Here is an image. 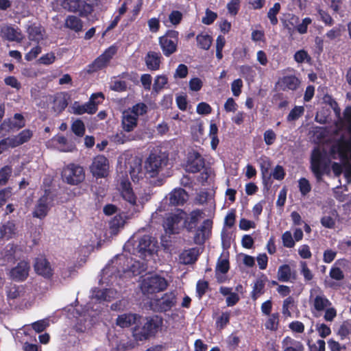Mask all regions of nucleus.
Instances as JSON below:
<instances>
[{"label": "nucleus", "instance_id": "nucleus-19", "mask_svg": "<svg viewBox=\"0 0 351 351\" xmlns=\"http://www.w3.org/2000/svg\"><path fill=\"white\" fill-rule=\"evenodd\" d=\"M34 267L37 274L45 278L49 279L53 274L50 263L44 256H40L35 258Z\"/></svg>", "mask_w": 351, "mask_h": 351}, {"label": "nucleus", "instance_id": "nucleus-9", "mask_svg": "<svg viewBox=\"0 0 351 351\" xmlns=\"http://www.w3.org/2000/svg\"><path fill=\"white\" fill-rule=\"evenodd\" d=\"M178 42V32L168 30L166 34L159 38V45L163 54L169 57L177 51Z\"/></svg>", "mask_w": 351, "mask_h": 351}, {"label": "nucleus", "instance_id": "nucleus-60", "mask_svg": "<svg viewBox=\"0 0 351 351\" xmlns=\"http://www.w3.org/2000/svg\"><path fill=\"white\" fill-rule=\"evenodd\" d=\"M240 73L246 80H251L255 75V71L252 66L249 65H242L240 66Z\"/></svg>", "mask_w": 351, "mask_h": 351}, {"label": "nucleus", "instance_id": "nucleus-29", "mask_svg": "<svg viewBox=\"0 0 351 351\" xmlns=\"http://www.w3.org/2000/svg\"><path fill=\"white\" fill-rule=\"evenodd\" d=\"M199 254L198 247H192L180 254V260L185 265L193 264L197 261Z\"/></svg>", "mask_w": 351, "mask_h": 351}, {"label": "nucleus", "instance_id": "nucleus-53", "mask_svg": "<svg viewBox=\"0 0 351 351\" xmlns=\"http://www.w3.org/2000/svg\"><path fill=\"white\" fill-rule=\"evenodd\" d=\"M12 173V168L10 166H4L0 169V186L5 185Z\"/></svg>", "mask_w": 351, "mask_h": 351}, {"label": "nucleus", "instance_id": "nucleus-59", "mask_svg": "<svg viewBox=\"0 0 351 351\" xmlns=\"http://www.w3.org/2000/svg\"><path fill=\"white\" fill-rule=\"evenodd\" d=\"M240 0H230L227 4V9L232 16H236L240 9Z\"/></svg>", "mask_w": 351, "mask_h": 351}, {"label": "nucleus", "instance_id": "nucleus-61", "mask_svg": "<svg viewBox=\"0 0 351 351\" xmlns=\"http://www.w3.org/2000/svg\"><path fill=\"white\" fill-rule=\"evenodd\" d=\"M282 240L283 245L286 247L291 248L295 246V241L290 231H286L282 234Z\"/></svg>", "mask_w": 351, "mask_h": 351}, {"label": "nucleus", "instance_id": "nucleus-39", "mask_svg": "<svg viewBox=\"0 0 351 351\" xmlns=\"http://www.w3.org/2000/svg\"><path fill=\"white\" fill-rule=\"evenodd\" d=\"M14 130H19L25 125L24 117L20 113H16L13 117L8 118Z\"/></svg>", "mask_w": 351, "mask_h": 351}, {"label": "nucleus", "instance_id": "nucleus-43", "mask_svg": "<svg viewBox=\"0 0 351 351\" xmlns=\"http://www.w3.org/2000/svg\"><path fill=\"white\" fill-rule=\"evenodd\" d=\"M129 114L138 119L140 115H143L147 112V106L144 103H138L133 106L131 110H128Z\"/></svg>", "mask_w": 351, "mask_h": 351}, {"label": "nucleus", "instance_id": "nucleus-10", "mask_svg": "<svg viewBox=\"0 0 351 351\" xmlns=\"http://www.w3.org/2000/svg\"><path fill=\"white\" fill-rule=\"evenodd\" d=\"M60 5L68 12L79 13L82 17H86L93 12V7L83 0H62Z\"/></svg>", "mask_w": 351, "mask_h": 351}, {"label": "nucleus", "instance_id": "nucleus-11", "mask_svg": "<svg viewBox=\"0 0 351 351\" xmlns=\"http://www.w3.org/2000/svg\"><path fill=\"white\" fill-rule=\"evenodd\" d=\"M109 168L108 159L103 155H97L94 157L89 167L90 172L97 179L108 177Z\"/></svg>", "mask_w": 351, "mask_h": 351}, {"label": "nucleus", "instance_id": "nucleus-32", "mask_svg": "<svg viewBox=\"0 0 351 351\" xmlns=\"http://www.w3.org/2000/svg\"><path fill=\"white\" fill-rule=\"evenodd\" d=\"M64 26L75 32H79L82 30L83 23L79 17L69 15L65 19Z\"/></svg>", "mask_w": 351, "mask_h": 351}, {"label": "nucleus", "instance_id": "nucleus-49", "mask_svg": "<svg viewBox=\"0 0 351 351\" xmlns=\"http://www.w3.org/2000/svg\"><path fill=\"white\" fill-rule=\"evenodd\" d=\"M134 139L131 134H126L123 131L117 132L112 136V141L117 144H123Z\"/></svg>", "mask_w": 351, "mask_h": 351}, {"label": "nucleus", "instance_id": "nucleus-25", "mask_svg": "<svg viewBox=\"0 0 351 351\" xmlns=\"http://www.w3.org/2000/svg\"><path fill=\"white\" fill-rule=\"evenodd\" d=\"M26 32L28 38L32 41L39 43L43 39L44 29L40 25L29 23L26 25Z\"/></svg>", "mask_w": 351, "mask_h": 351}, {"label": "nucleus", "instance_id": "nucleus-13", "mask_svg": "<svg viewBox=\"0 0 351 351\" xmlns=\"http://www.w3.org/2000/svg\"><path fill=\"white\" fill-rule=\"evenodd\" d=\"M176 295L174 291L165 293L161 298L154 302V311L159 313L167 312L176 306Z\"/></svg>", "mask_w": 351, "mask_h": 351}, {"label": "nucleus", "instance_id": "nucleus-33", "mask_svg": "<svg viewBox=\"0 0 351 351\" xmlns=\"http://www.w3.org/2000/svg\"><path fill=\"white\" fill-rule=\"evenodd\" d=\"M33 136V131L25 129L18 134L12 136L16 147L27 143Z\"/></svg>", "mask_w": 351, "mask_h": 351}, {"label": "nucleus", "instance_id": "nucleus-17", "mask_svg": "<svg viewBox=\"0 0 351 351\" xmlns=\"http://www.w3.org/2000/svg\"><path fill=\"white\" fill-rule=\"evenodd\" d=\"M315 295L311 293L310 301L312 302L314 309L317 312L324 311L327 307L332 306L331 302L327 298L323 291L320 289L315 290Z\"/></svg>", "mask_w": 351, "mask_h": 351}, {"label": "nucleus", "instance_id": "nucleus-44", "mask_svg": "<svg viewBox=\"0 0 351 351\" xmlns=\"http://www.w3.org/2000/svg\"><path fill=\"white\" fill-rule=\"evenodd\" d=\"M294 303L295 301L292 296H288L283 301L282 313L285 318L291 317V313L289 309L294 306Z\"/></svg>", "mask_w": 351, "mask_h": 351}, {"label": "nucleus", "instance_id": "nucleus-42", "mask_svg": "<svg viewBox=\"0 0 351 351\" xmlns=\"http://www.w3.org/2000/svg\"><path fill=\"white\" fill-rule=\"evenodd\" d=\"M125 220L121 215H115L110 221V228L113 233L119 231L120 228L123 227Z\"/></svg>", "mask_w": 351, "mask_h": 351}, {"label": "nucleus", "instance_id": "nucleus-35", "mask_svg": "<svg viewBox=\"0 0 351 351\" xmlns=\"http://www.w3.org/2000/svg\"><path fill=\"white\" fill-rule=\"evenodd\" d=\"M15 234V224L12 221H7L0 228V237L7 240L11 239Z\"/></svg>", "mask_w": 351, "mask_h": 351}, {"label": "nucleus", "instance_id": "nucleus-2", "mask_svg": "<svg viewBox=\"0 0 351 351\" xmlns=\"http://www.w3.org/2000/svg\"><path fill=\"white\" fill-rule=\"evenodd\" d=\"M163 323L160 316L153 315L145 317V322L142 326H135L133 335L138 341H143L155 336Z\"/></svg>", "mask_w": 351, "mask_h": 351}, {"label": "nucleus", "instance_id": "nucleus-52", "mask_svg": "<svg viewBox=\"0 0 351 351\" xmlns=\"http://www.w3.org/2000/svg\"><path fill=\"white\" fill-rule=\"evenodd\" d=\"M298 187L302 196H306L311 191V184L305 178H301L299 179Z\"/></svg>", "mask_w": 351, "mask_h": 351}, {"label": "nucleus", "instance_id": "nucleus-26", "mask_svg": "<svg viewBox=\"0 0 351 351\" xmlns=\"http://www.w3.org/2000/svg\"><path fill=\"white\" fill-rule=\"evenodd\" d=\"M69 97L66 93H60L54 96L52 108L58 114L62 112L67 107Z\"/></svg>", "mask_w": 351, "mask_h": 351}, {"label": "nucleus", "instance_id": "nucleus-16", "mask_svg": "<svg viewBox=\"0 0 351 351\" xmlns=\"http://www.w3.org/2000/svg\"><path fill=\"white\" fill-rule=\"evenodd\" d=\"M213 221L212 219H204L197 229L193 237V241L197 245H203L209 239L212 233Z\"/></svg>", "mask_w": 351, "mask_h": 351}, {"label": "nucleus", "instance_id": "nucleus-23", "mask_svg": "<svg viewBox=\"0 0 351 351\" xmlns=\"http://www.w3.org/2000/svg\"><path fill=\"white\" fill-rule=\"evenodd\" d=\"M300 81L293 75L283 76L278 82V84L283 91L295 90L299 86Z\"/></svg>", "mask_w": 351, "mask_h": 351}, {"label": "nucleus", "instance_id": "nucleus-30", "mask_svg": "<svg viewBox=\"0 0 351 351\" xmlns=\"http://www.w3.org/2000/svg\"><path fill=\"white\" fill-rule=\"evenodd\" d=\"M267 280L266 276L263 275L261 278L256 280L251 292V298L256 301L261 295L265 293V282Z\"/></svg>", "mask_w": 351, "mask_h": 351}, {"label": "nucleus", "instance_id": "nucleus-38", "mask_svg": "<svg viewBox=\"0 0 351 351\" xmlns=\"http://www.w3.org/2000/svg\"><path fill=\"white\" fill-rule=\"evenodd\" d=\"M291 277V269L289 265L284 264L279 267L278 270V279L281 282H288Z\"/></svg>", "mask_w": 351, "mask_h": 351}, {"label": "nucleus", "instance_id": "nucleus-50", "mask_svg": "<svg viewBox=\"0 0 351 351\" xmlns=\"http://www.w3.org/2000/svg\"><path fill=\"white\" fill-rule=\"evenodd\" d=\"M209 288V283L206 280H199L196 284V293L199 298H202Z\"/></svg>", "mask_w": 351, "mask_h": 351}, {"label": "nucleus", "instance_id": "nucleus-40", "mask_svg": "<svg viewBox=\"0 0 351 351\" xmlns=\"http://www.w3.org/2000/svg\"><path fill=\"white\" fill-rule=\"evenodd\" d=\"M230 311L222 312L215 321L216 327L219 330L223 329L230 323Z\"/></svg>", "mask_w": 351, "mask_h": 351}, {"label": "nucleus", "instance_id": "nucleus-7", "mask_svg": "<svg viewBox=\"0 0 351 351\" xmlns=\"http://www.w3.org/2000/svg\"><path fill=\"white\" fill-rule=\"evenodd\" d=\"M168 286L167 280L159 275L145 278L141 285L144 294H154L165 291Z\"/></svg>", "mask_w": 351, "mask_h": 351}, {"label": "nucleus", "instance_id": "nucleus-28", "mask_svg": "<svg viewBox=\"0 0 351 351\" xmlns=\"http://www.w3.org/2000/svg\"><path fill=\"white\" fill-rule=\"evenodd\" d=\"M2 36L9 41L21 42L23 35L19 29L12 26H5L1 29Z\"/></svg>", "mask_w": 351, "mask_h": 351}, {"label": "nucleus", "instance_id": "nucleus-6", "mask_svg": "<svg viewBox=\"0 0 351 351\" xmlns=\"http://www.w3.org/2000/svg\"><path fill=\"white\" fill-rule=\"evenodd\" d=\"M117 47L114 45L108 47L92 63L87 65L86 72L93 73L106 68L114 56L117 53Z\"/></svg>", "mask_w": 351, "mask_h": 351}, {"label": "nucleus", "instance_id": "nucleus-62", "mask_svg": "<svg viewBox=\"0 0 351 351\" xmlns=\"http://www.w3.org/2000/svg\"><path fill=\"white\" fill-rule=\"evenodd\" d=\"M301 265V274L304 276V280L306 282L311 281L313 278V274L308 267L307 263L305 261L300 263Z\"/></svg>", "mask_w": 351, "mask_h": 351}, {"label": "nucleus", "instance_id": "nucleus-8", "mask_svg": "<svg viewBox=\"0 0 351 351\" xmlns=\"http://www.w3.org/2000/svg\"><path fill=\"white\" fill-rule=\"evenodd\" d=\"M56 197V194L51 189H45L44 194L38 199L37 204L33 211V216L38 219L45 218L49 210V205H51Z\"/></svg>", "mask_w": 351, "mask_h": 351}, {"label": "nucleus", "instance_id": "nucleus-20", "mask_svg": "<svg viewBox=\"0 0 351 351\" xmlns=\"http://www.w3.org/2000/svg\"><path fill=\"white\" fill-rule=\"evenodd\" d=\"M203 215L204 213L200 209L197 208L193 210L189 215L186 214L182 220L183 227L186 228L188 232H193L195 229Z\"/></svg>", "mask_w": 351, "mask_h": 351}, {"label": "nucleus", "instance_id": "nucleus-4", "mask_svg": "<svg viewBox=\"0 0 351 351\" xmlns=\"http://www.w3.org/2000/svg\"><path fill=\"white\" fill-rule=\"evenodd\" d=\"M168 162L169 156L166 153H151L145 162L147 173L151 178L157 176L163 167L167 166Z\"/></svg>", "mask_w": 351, "mask_h": 351}, {"label": "nucleus", "instance_id": "nucleus-41", "mask_svg": "<svg viewBox=\"0 0 351 351\" xmlns=\"http://www.w3.org/2000/svg\"><path fill=\"white\" fill-rule=\"evenodd\" d=\"M71 130L78 137H82L86 131L84 122L81 119H76L71 124Z\"/></svg>", "mask_w": 351, "mask_h": 351}, {"label": "nucleus", "instance_id": "nucleus-56", "mask_svg": "<svg viewBox=\"0 0 351 351\" xmlns=\"http://www.w3.org/2000/svg\"><path fill=\"white\" fill-rule=\"evenodd\" d=\"M294 60L298 63H303L305 61L310 62L311 58L306 50L300 49L294 54Z\"/></svg>", "mask_w": 351, "mask_h": 351}, {"label": "nucleus", "instance_id": "nucleus-47", "mask_svg": "<svg viewBox=\"0 0 351 351\" xmlns=\"http://www.w3.org/2000/svg\"><path fill=\"white\" fill-rule=\"evenodd\" d=\"M304 108L303 106H295L287 115V120L289 122L296 121L304 114Z\"/></svg>", "mask_w": 351, "mask_h": 351}, {"label": "nucleus", "instance_id": "nucleus-14", "mask_svg": "<svg viewBox=\"0 0 351 351\" xmlns=\"http://www.w3.org/2000/svg\"><path fill=\"white\" fill-rule=\"evenodd\" d=\"M154 251L152 237L145 234L138 239L136 246L134 247L133 254L145 259L147 256H152Z\"/></svg>", "mask_w": 351, "mask_h": 351}, {"label": "nucleus", "instance_id": "nucleus-34", "mask_svg": "<svg viewBox=\"0 0 351 351\" xmlns=\"http://www.w3.org/2000/svg\"><path fill=\"white\" fill-rule=\"evenodd\" d=\"M265 323V329L276 332L280 325V314L278 312L271 313Z\"/></svg>", "mask_w": 351, "mask_h": 351}, {"label": "nucleus", "instance_id": "nucleus-64", "mask_svg": "<svg viewBox=\"0 0 351 351\" xmlns=\"http://www.w3.org/2000/svg\"><path fill=\"white\" fill-rule=\"evenodd\" d=\"M197 113L202 115H207L211 113V106L206 102H200L197 104L196 108Z\"/></svg>", "mask_w": 351, "mask_h": 351}, {"label": "nucleus", "instance_id": "nucleus-57", "mask_svg": "<svg viewBox=\"0 0 351 351\" xmlns=\"http://www.w3.org/2000/svg\"><path fill=\"white\" fill-rule=\"evenodd\" d=\"M217 18V14L209 8H207L205 12V16L202 18V23L209 25L214 23Z\"/></svg>", "mask_w": 351, "mask_h": 351}, {"label": "nucleus", "instance_id": "nucleus-22", "mask_svg": "<svg viewBox=\"0 0 351 351\" xmlns=\"http://www.w3.org/2000/svg\"><path fill=\"white\" fill-rule=\"evenodd\" d=\"M169 195V204L172 206L183 205L189 198L188 193L182 188L173 189Z\"/></svg>", "mask_w": 351, "mask_h": 351}, {"label": "nucleus", "instance_id": "nucleus-51", "mask_svg": "<svg viewBox=\"0 0 351 351\" xmlns=\"http://www.w3.org/2000/svg\"><path fill=\"white\" fill-rule=\"evenodd\" d=\"M168 82V78L165 75L156 76L154 80L153 88L155 91L158 92L162 90Z\"/></svg>", "mask_w": 351, "mask_h": 351}, {"label": "nucleus", "instance_id": "nucleus-27", "mask_svg": "<svg viewBox=\"0 0 351 351\" xmlns=\"http://www.w3.org/2000/svg\"><path fill=\"white\" fill-rule=\"evenodd\" d=\"M141 316L136 313H123L119 315L116 319V324L121 328H128L136 324Z\"/></svg>", "mask_w": 351, "mask_h": 351}, {"label": "nucleus", "instance_id": "nucleus-45", "mask_svg": "<svg viewBox=\"0 0 351 351\" xmlns=\"http://www.w3.org/2000/svg\"><path fill=\"white\" fill-rule=\"evenodd\" d=\"M351 334V321L346 320L343 322L339 328L337 335L340 336L341 340L346 339Z\"/></svg>", "mask_w": 351, "mask_h": 351}, {"label": "nucleus", "instance_id": "nucleus-31", "mask_svg": "<svg viewBox=\"0 0 351 351\" xmlns=\"http://www.w3.org/2000/svg\"><path fill=\"white\" fill-rule=\"evenodd\" d=\"M138 119L129 114L128 111L123 112L121 125L125 132H130L137 126Z\"/></svg>", "mask_w": 351, "mask_h": 351}, {"label": "nucleus", "instance_id": "nucleus-5", "mask_svg": "<svg viewBox=\"0 0 351 351\" xmlns=\"http://www.w3.org/2000/svg\"><path fill=\"white\" fill-rule=\"evenodd\" d=\"M61 176L64 182L74 186L84 180L85 171L82 166L70 163L63 168Z\"/></svg>", "mask_w": 351, "mask_h": 351}, {"label": "nucleus", "instance_id": "nucleus-3", "mask_svg": "<svg viewBox=\"0 0 351 351\" xmlns=\"http://www.w3.org/2000/svg\"><path fill=\"white\" fill-rule=\"evenodd\" d=\"M329 160L324 152L315 147L311 154L310 169L317 180H320L328 168Z\"/></svg>", "mask_w": 351, "mask_h": 351}, {"label": "nucleus", "instance_id": "nucleus-24", "mask_svg": "<svg viewBox=\"0 0 351 351\" xmlns=\"http://www.w3.org/2000/svg\"><path fill=\"white\" fill-rule=\"evenodd\" d=\"M162 56L160 52L149 51L145 57L147 69L150 71H157L160 69Z\"/></svg>", "mask_w": 351, "mask_h": 351}, {"label": "nucleus", "instance_id": "nucleus-21", "mask_svg": "<svg viewBox=\"0 0 351 351\" xmlns=\"http://www.w3.org/2000/svg\"><path fill=\"white\" fill-rule=\"evenodd\" d=\"M121 194L122 197L128 202L132 206L136 205V196L135 195L128 179L123 180L121 182Z\"/></svg>", "mask_w": 351, "mask_h": 351}, {"label": "nucleus", "instance_id": "nucleus-15", "mask_svg": "<svg viewBox=\"0 0 351 351\" xmlns=\"http://www.w3.org/2000/svg\"><path fill=\"white\" fill-rule=\"evenodd\" d=\"M205 166V160L197 151L189 152L187 155V160L185 170L189 173H195L199 172Z\"/></svg>", "mask_w": 351, "mask_h": 351}, {"label": "nucleus", "instance_id": "nucleus-18", "mask_svg": "<svg viewBox=\"0 0 351 351\" xmlns=\"http://www.w3.org/2000/svg\"><path fill=\"white\" fill-rule=\"evenodd\" d=\"M29 263L21 261L10 271V278L16 282H23L29 276Z\"/></svg>", "mask_w": 351, "mask_h": 351}, {"label": "nucleus", "instance_id": "nucleus-58", "mask_svg": "<svg viewBox=\"0 0 351 351\" xmlns=\"http://www.w3.org/2000/svg\"><path fill=\"white\" fill-rule=\"evenodd\" d=\"M12 131L14 130L10 125V120L5 119L0 125V138L5 137Z\"/></svg>", "mask_w": 351, "mask_h": 351}, {"label": "nucleus", "instance_id": "nucleus-55", "mask_svg": "<svg viewBox=\"0 0 351 351\" xmlns=\"http://www.w3.org/2000/svg\"><path fill=\"white\" fill-rule=\"evenodd\" d=\"M317 11L320 16V20L326 26H332L334 24L333 19L327 11H325L321 8H318Z\"/></svg>", "mask_w": 351, "mask_h": 351}, {"label": "nucleus", "instance_id": "nucleus-46", "mask_svg": "<svg viewBox=\"0 0 351 351\" xmlns=\"http://www.w3.org/2000/svg\"><path fill=\"white\" fill-rule=\"evenodd\" d=\"M229 269H230V263H229L228 258L221 259V258H219L217 260V265H216V269H215L216 275H217V274L219 272L223 274H225L228 273Z\"/></svg>", "mask_w": 351, "mask_h": 351}, {"label": "nucleus", "instance_id": "nucleus-12", "mask_svg": "<svg viewBox=\"0 0 351 351\" xmlns=\"http://www.w3.org/2000/svg\"><path fill=\"white\" fill-rule=\"evenodd\" d=\"M101 97L102 99H104V95L102 93H93L88 102L84 104H80L79 102L75 101L73 105V113L75 114H83L88 113L89 114H93L97 111V106L100 101H96V99Z\"/></svg>", "mask_w": 351, "mask_h": 351}, {"label": "nucleus", "instance_id": "nucleus-1", "mask_svg": "<svg viewBox=\"0 0 351 351\" xmlns=\"http://www.w3.org/2000/svg\"><path fill=\"white\" fill-rule=\"evenodd\" d=\"M186 215V213L183 210L179 209L176 213H169L163 219L162 227L166 235L162 236L161 243L165 247L168 246L169 241L166 239L167 235L170 237L171 235L178 234L181 230V222Z\"/></svg>", "mask_w": 351, "mask_h": 351}, {"label": "nucleus", "instance_id": "nucleus-63", "mask_svg": "<svg viewBox=\"0 0 351 351\" xmlns=\"http://www.w3.org/2000/svg\"><path fill=\"white\" fill-rule=\"evenodd\" d=\"M183 18L182 13L178 10H173L169 15V20L173 25L180 23Z\"/></svg>", "mask_w": 351, "mask_h": 351}, {"label": "nucleus", "instance_id": "nucleus-37", "mask_svg": "<svg viewBox=\"0 0 351 351\" xmlns=\"http://www.w3.org/2000/svg\"><path fill=\"white\" fill-rule=\"evenodd\" d=\"M196 40L198 47L204 50H208L211 46L213 38L210 35L202 33L196 36Z\"/></svg>", "mask_w": 351, "mask_h": 351}, {"label": "nucleus", "instance_id": "nucleus-54", "mask_svg": "<svg viewBox=\"0 0 351 351\" xmlns=\"http://www.w3.org/2000/svg\"><path fill=\"white\" fill-rule=\"evenodd\" d=\"M15 144L12 137H4L0 141V154L10 148H15Z\"/></svg>", "mask_w": 351, "mask_h": 351}, {"label": "nucleus", "instance_id": "nucleus-48", "mask_svg": "<svg viewBox=\"0 0 351 351\" xmlns=\"http://www.w3.org/2000/svg\"><path fill=\"white\" fill-rule=\"evenodd\" d=\"M280 10V4L279 3H275L274 6L269 10L267 13V17L269 18L270 23L273 25L278 24V19L276 15Z\"/></svg>", "mask_w": 351, "mask_h": 351}, {"label": "nucleus", "instance_id": "nucleus-36", "mask_svg": "<svg viewBox=\"0 0 351 351\" xmlns=\"http://www.w3.org/2000/svg\"><path fill=\"white\" fill-rule=\"evenodd\" d=\"M218 131L219 130L217 124L211 121L210 124L208 135L211 139L210 147L213 150H216L219 143Z\"/></svg>", "mask_w": 351, "mask_h": 351}]
</instances>
